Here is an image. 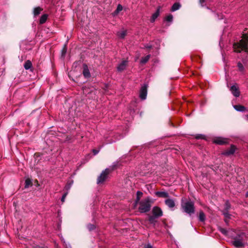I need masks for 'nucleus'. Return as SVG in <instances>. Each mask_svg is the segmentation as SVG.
<instances>
[{"mask_svg":"<svg viewBox=\"0 0 248 248\" xmlns=\"http://www.w3.org/2000/svg\"><path fill=\"white\" fill-rule=\"evenodd\" d=\"M67 194V193H64V194L62 195V198H61V201H62V202H64L65 198V197H66V196Z\"/></svg>","mask_w":248,"mask_h":248,"instance_id":"nucleus-37","label":"nucleus"},{"mask_svg":"<svg viewBox=\"0 0 248 248\" xmlns=\"http://www.w3.org/2000/svg\"><path fill=\"white\" fill-rule=\"evenodd\" d=\"M136 195H137L136 199L135 202V205H137V204L139 203V202H140V199L143 195V193L141 191H138L137 192Z\"/></svg>","mask_w":248,"mask_h":248,"instance_id":"nucleus-17","label":"nucleus"},{"mask_svg":"<svg viewBox=\"0 0 248 248\" xmlns=\"http://www.w3.org/2000/svg\"><path fill=\"white\" fill-rule=\"evenodd\" d=\"M219 231L224 235H225L226 236L228 235V231L225 229H224V228H220L219 229Z\"/></svg>","mask_w":248,"mask_h":248,"instance_id":"nucleus-34","label":"nucleus"},{"mask_svg":"<svg viewBox=\"0 0 248 248\" xmlns=\"http://www.w3.org/2000/svg\"><path fill=\"white\" fill-rule=\"evenodd\" d=\"M126 35V31H124L121 32H118V35L121 38H124Z\"/></svg>","mask_w":248,"mask_h":248,"instance_id":"nucleus-30","label":"nucleus"},{"mask_svg":"<svg viewBox=\"0 0 248 248\" xmlns=\"http://www.w3.org/2000/svg\"><path fill=\"white\" fill-rule=\"evenodd\" d=\"M147 93V86L144 85L142 86L140 90V97L141 99H145Z\"/></svg>","mask_w":248,"mask_h":248,"instance_id":"nucleus-10","label":"nucleus"},{"mask_svg":"<svg viewBox=\"0 0 248 248\" xmlns=\"http://www.w3.org/2000/svg\"><path fill=\"white\" fill-rule=\"evenodd\" d=\"M155 194L157 197L159 198H167L169 197V193L165 191H156Z\"/></svg>","mask_w":248,"mask_h":248,"instance_id":"nucleus-13","label":"nucleus"},{"mask_svg":"<svg viewBox=\"0 0 248 248\" xmlns=\"http://www.w3.org/2000/svg\"><path fill=\"white\" fill-rule=\"evenodd\" d=\"M127 62L125 60H123L121 63L117 66V70L119 72H122L125 69Z\"/></svg>","mask_w":248,"mask_h":248,"instance_id":"nucleus-14","label":"nucleus"},{"mask_svg":"<svg viewBox=\"0 0 248 248\" xmlns=\"http://www.w3.org/2000/svg\"><path fill=\"white\" fill-rule=\"evenodd\" d=\"M231 208V204L229 201H226L224 204V208L222 211H229Z\"/></svg>","mask_w":248,"mask_h":248,"instance_id":"nucleus-26","label":"nucleus"},{"mask_svg":"<svg viewBox=\"0 0 248 248\" xmlns=\"http://www.w3.org/2000/svg\"><path fill=\"white\" fill-rule=\"evenodd\" d=\"M246 196L248 197V191L246 193Z\"/></svg>","mask_w":248,"mask_h":248,"instance_id":"nucleus-46","label":"nucleus"},{"mask_svg":"<svg viewBox=\"0 0 248 248\" xmlns=\"http://www.w3.org/2000/svg\"><path fill=\"white\" fill-rule=\"evenodd\" d=\"M67 52L66 45H64L61 51V57L64 58Z\"/></svg>","mask_w":248,"mask_h":248,"instance_id":"nucleus-27","label":"nucleus"},{"mask_svg":"<svg viewBox=\"0 0 248 248\" xmlns=\"http://www.w3.org/2000/svg\"><path fill=\"white\" fill-rule=\"evenodd\" d=\"M230 90L232 94L235 97H238L240 95V91L237 84L232 85L230 89Z\"/></svg>","mask_w":248,"mask_h":248,"instance_id":"nucleus-9","label":"nucleus"},{"mask_svg":"<svg viewBox=\"0 0 248 248\" xmlns=\"http://www.w3.org/2000/svg\"><path fill=\"white\" fill-rule=\"evenodd\" d=\"M153 216L157 218L161 217L163 216V211L162 209L158 206H154L152 211Z\"/></svg>","mask_w":248,"mask_h":248,"instance_id":"nucleus-6","label":"nucleus"},{"mask_svg":"<svg viewBox=\"0 0 248 248\" xmlns=\"http://www.w3.org/2000/svg\"><path fill=\"white\" fill-rule=\"evenodd\" d=\"M246 117L248 118V115H246Z\"/></svg>","mask_w":248,"mask_h":248,"instance_id":"nucleus-47","label":"nucleus"},{"mask_svg":"<svg viewBox=\"0 0 248 248\" xmlns=\"http://www.w3.org/2000/svg\"><path fill=\"white\" fill-rule=\"evenodd\" d=\"M160 13V7H158L156 11V12L153 14L151 19V22H154L156 18L159 16Z\"/></svg>","mask_w":248,"mask_h":248,"instance_id":"nucleus-16","label":"nucleus"},{"mask_svg":"<svg viewBox=\"0 0 248 248\" xmlns=\"http://www.w3.org/2000/svg\"><path fill=\"white\" fill-rule=\"evenodd\" d=\"M181 4L178 2L174 3L171 7V11L172 12L178 10L181 7Z\"/></svg>","mask_w":248,"mask_h":248,"instance_id":"nucleus-20","label":"nucleus"},{"mask_svg":"<svg viewBox=\"0 0 248 248\" xmlns=\"http://www.w3.org/2000/svg\"><path fill=\"white\" fill-rule=\"evenodd\" d=\"M169 124L172 127H176V126H175V125L170 121V120L169 121Z\"/></svg>","mask_w":248,"mask_h":248,"instance_id":"nucleus-41","label":"nucleus"},{"mask_svg":"<svg viewBox=\"0 0 248 248\" xmlns=\"http://www.w3.org/2000/svg\"><path fill=\"white\" fill-rule=\"evenodd\" d=\"M232 244L236 248H243L245 247V244L243 242V238H241L240 234L237 235L236 236L233 238Z\"/></svg>","mask_w":248,"mask_h":248,"instance_id":"nucleus-5","label":"nucleus"},{"mask_svg":"<svg viewBox=\"0 0 248 248\" xmlns=\"http://www.w3.org/2000/svg\"><path fill=\"white\" fill-rule=\"evenodd\" d=\"M199 219L201 222H204L205 220V214L202 210H201L199 212Z\"/></svg>","mask_w":248,"mask_h":248,"instance_id":"nucleus-19","label":"nucleus"},{"mask_svg":"<svg viewBox=\"0 0 248 248\" xmlns=\"http://www.w3.org/2000/svg\"><path fill=\"white\" fill-rule=\"evenodd\" d=\"M83 75L84 77L86 78L90 77L91 74L88 66L86 64H84L83 65Z\"/></svg>","mask_w":248,"mask_h":248,"instance_id":"nucleus-12","label":"nucleus"},{"mask_svg":"<svg viewBox=\"0 0 248 248\" xmlns=\"http://www.w3.org/2000/svg\"><path fill=\"white\" fill-rule=\"evenodd\" d=\"M215 15L216 17H219V15L218 13H217V14L215 13Z\"/></svg>","mask_w":248,"mask_h":248,"instance_id":"nucleus-45","label":"nucleus"},{"mask_svg":"<svg viewBox=\"0 0 248 248\" xmlns=\"http://www.w3.org/2000/svg\"><path fill=\"white\" fill-rule=\"evenodd\" d=\"M42 9L40 8V7H36L33 10V14L35 16H36L40 14L41 12L42 11Z\"/></svg>","mask_w":248,"mask_h":248,"instance_id":"nucleus-25","label":"nucleus"},{"mask_svg":"<svg viewBox=\"0 0 248 248\" xmlns=\"http://www.w3.org/2000/svg\"><path fill=\"white\" fill-rule=\"evenodd\" d=\"M222 214L224 216L225 219L224 221L225 222L227 223L228 219L230 218L231 215L229 213V211H222Z\"/></svg>","mask_w":248,"mask_h":248,"instance_id":"nucleus-21","label":"nucleus"},{"mask_svg":"<svg viewBox=\"0 0 248 248\" xmlns=\"http://www.w3.org/2000/svg\"><path fill=\"white\" fill-rule=\"evenodd\" d=\"M62 241H63V243H65V248H71V246L70 245V244H66L65 243V242L63 240V239H62Z\"/></svg>","mask_w":248,"mask_h":248,"instance_id":"nucleus-38","label":"nucleus"},{"mask_svg":"<svg viewBox=\"0 0 248 248\" xmlns=\"http://www.w3.org/2000/svg\"><path fill=\"white\" fill-rule=\"evenodd\" d=\"M237 67L238 68L239 71L241 72H243L245 70L244 67L243 65V64L239 62H237Z\"/></svg>","mask_w":248,"mask_h":248,"instance_id":"nucleus-28","label":"nucleus"},{"mask_svg":"<svg viewBox=\"0 0 248 248\" xmlns=\"http://www.w3.org/2000/svg\"><path fill=\"white\" fill-rule=\"evenodd\" d=\"M111 170L109 169H106L103 171L97 179L96 183L98 185H102L108 177V175L110 172Z\"/></svg>","mask_w":248,"mask_h":248,"instance_id":"nucleus-4","label":"nucleus"},{"mask_svg":"<svg viewBox=\"0 0 248 248\" xmlns=\"http://www.w3.org/2000/svg\"><path fill=\"white\" fill-rule=\"evenodd\" d=\"M173 19V16L171 14H169L166 17V20L168 22H171Z\"/></svg>","mask_w":248,"mask_h":248,"instance_id":"nucleus-33","label":"nucleus"},{"mask_svg":"<svg viewBox=\"0 0 248 248\" xmlns=\"http://www.w3.org/2000/svg\"><path fill=\"white\" fill-rule=\"evenodd\" d=\"M236 149V147L235 145L232 144L231 145L230 148L228 150H226L223 152L222 153V155H224L229 156L232 155H233L235 150Z\"/></svg>","mask_w":248,"mask_h":248,"instance_id":"nucleus-8","label":"nucleus"},{"mask_svg":"<svg viewBox=\"0 0 248 248\" xmlns=\"http://www.w3.org/2000/svg\"><path fill=\"white\" fill-rule=\"evenodd\" d=\"M31 179H27L26 180H25V188H28L29 187V186L31 185Z\"/></svg>","mask_w":248,"mask_h":248,"instance_id":"nucleus-32","label":"nucleus"},{"mask_svg":"<svg viewBox=\"0 0 248 248\" xmlns=\"http://www.w3.org/2000/svg\"><path fill=\"white\" fill-rule=\"evenodd\" d=\"M99 152V150L94 149V155L97 154Z\"/></svg>","mask_w":248,"mask_h":248,"instance_id":"nucleus-43","label":"nucleus"},{"mask_svg":"<svg viewBox=\"0 0 248 248\" xmlns=\"http://www.w3.org/2000/svg\"><path fill=\"white\" fill-rule=\"evenodd\" d=\"M195 139L197 140L204 139L205 136L202 134H198L196 135Z\"/></svg>","mask_w":248,"mask_h":248,"instance_id":"nucleus-35","label":"nucleus"},{"mask_svg":"<svg viewBox=\"0 0 248 248\" xmlns=\"http://www.w3.org/2000/svg\"><path fill=\"white\" fill-rule=\"evenodd\" d=\"M213 142L216 144L225 145L229 143V140L222 137H217L214 140Z\"/></svg>","mask_w":248,"mask_h":248,"instance_id":"nucleus-7","label":"nucleus"},{"mask_svg":"<svg viewBox=\"0 0 248 248\" xmlns=\"http://www.w3.org/2000/svg\"><path fill=\"white\" fill-rule=\"evenodd\" d=\"M150 57V55H147L145 57H142L140 60V63L141 64H145L149 61Z\"/></svg>","mask_w":248,"mask_h":248,"instance_id":"nucleus-23","label":"nucleus"},{"mask_svg":"<svg viewBox=\"0 0 248 248\" xmlns=\"http://www.w3.org/2000/svg\"><path fill=\"white\" fill-rule=\"evenodd\" d=\"M165 204L170 208L172 209L175 206V203L174 201L172 199H167L165 201Z\"/></svg>","mask_w":248,"mask_h":248,"instance_id":"nucleus-11","label":"nucleus"},{"mask_svg":"<svg viewBox=\"0 0 248 248\" xmlns=\"http://www.w3.org/2000/svg\"><path fill=\"white\" fill-rule=\"evenodd\" d=\"M91 91H92L89 90V88L88 87H87L86 86H85L83 88V93L86 94V95H89Z\"/></svg>","mask_w":248,"mask_h":248,"instance_id":"nucleus-29","label":"nucleus"},{"mask_svg":"<svg viewBox=\"0 0 248 248\" xmlns=\"http://www.w3.org/2000/svg\"><path fill=\"white\" fill-rule=\"evenodd\" d=\"M205 0H199V3L202 6H203V3L205 2Z\"/></svg>","mask_w":248,"mask_h":248,"instance_id":"nucleus-39","label":"nucleus"},{"mask_svg":"<svg viewBox=\"0 0 248 248\" xmlns=\"http://www.w3.org/2000/svg\"><path fill=\"white\" fill-rule=\"evenodd\" d=\"M233 48L237 53H240L242 50L248 52V32L243 34L242 39L239 42L233 44Z\"/></svg>","mask_w":248,"mask_h":248,"instance_id":"nucleus-1","label":"nucleus"},{"mask_svg":"<svg viewBox=\"0 0 248 248\" xmlns=\"http://www.w3.org/2000/svg\"><path fill=\"white\" fill-rule=\"evenodd\" d=\"M47 16H48L46 14H44L42 15L40 19V23L41 24H44L46 21Z\"/></svg>","mask_w":248,"mask_h":248,"instance_id":"nucleus-24","label":"nucleus"},{"mask_svg":"<svg viewBox=\"0 0 248 248\" xmlns=\"http://www.w3.org/2000/svg\"><path fill=\"white\" fill-rule=\"evenodd\" d=\"M144 248H153L150 244H147L144 246Z\"/></svg>","mask_w":248,"mask_h":248,"instance_id":"nucleus-42","label":"nucleus"},{"mask_svg":"<svg viewBox=\"0 0 248 248\" xmlns=\"http://www.w3.org/2000/svg\"><path fill=\"white\" fill-rule=\"evenodd\" d=\"M122 10H123V6L120 4H119L117 6L116 9L115 10L114 13L116 14H118Z\"/></svg>","mask_w":248,"mask_h":248,"instance_id":"nucleus-31","label":"nucleus"},{"mask_svg":"<svg viewBox=\"0 0 248 248\" xmlns=\"http://www.w3.org/2000/svg\"><path fill=\"white\" fill-rule=\"evenodd\" d=\"M158 218L154 217L153 215H148V220L150 224L153 225L155 226L156 222H157V219Z\"/></svg>","mask_w":248,"mask_h":248,"instance_id":"nucleus-15","label":"nucleus"},{"mask_svg":"<svg viewBox=\"0 0 248 248\" xmlns=\"http://www.w3.org/2000/svg\"><path fill=\"white\" fill-rule=\"evenodd\" d=\"M34 248H44L39 246H36L35 247H34Z\"/></svg>","mask_w":248,"mask_h":248,"instance_id":"nucleus-44","label":"nucleus"},{"mask_svg":"<svg viewBox=\"0 0 248 248\" xmlns=\"http://www.w3.org/2000/svg\"><path fill=\"white\" fill-rule=\"evenodd\" d=\"M32 67V63L31 62L29 61V60H28L24 64V68L26 69V70H29L30 69V68H31Z\"/></svg>","mask_w":248,"mask_h":248,"instance_id":"nucleus-22","label":"nucleus"},{"mask_svg":"<svg viewBox=\"0 0 248 248\" xmlns=\"http://www.w3.org/2000/svg\"><path fill=\"white\" fill-rule=\"evenodd\" d=\"M87 228L90 231H92L93 230V225L89 224L88 225Z\"/></svg>","mask_w":248,"mask_h":248,"instance_id":"nucleus-36","label":"nucleus"},{"mask_svg":"<svg viewBox=\"0 0 248 248\" xmlns=\"http://www.w3.org/2000/svg\"><path fill=\"white\" fill-rule=\"evenodd\" d=\"M153 200L149 197L141 200L139 202V211L141 213H147L150 211Z\"/></svg>","mask_w":248,"mask_h":248,"instance_id":"nucleus-3","label":"nucleus"},{"mask_svg":"<svg viewBox=\"0 0 248 248\" xmlns=\"http://www.w3.org/2000/svg\"><path fill=\"white\" fill-rule=\"evenodd\" d=\"M234 108L235 110L238 111L243 112L246 110V107L244 106L240 105H236L234 106Z\"/></svg>","mask_w":248,"mask_h":248,"instance_id":"nucleus-18","label":"nucleus"},{"mask_svg":"<svg viewBox=\"0 0 248 248\" xmlns=\"http://www.w3.org/2000/svg\"><path fill=\"white\" fill-rule=\"evenodd\" d=\"M181 207L183 212L191 216L195 213L194 203L190 200L185 201L184 199L181 200Z\"/></svg>","mask_w":248,"mask_h":248,"instance_id":"nucleus-2","label":"nucleus"},{"mask_svg":"<svg viewBox=\"0 0 248 248\" xmlns=\"http://www.w3.org/2000/svg\"><path fill=\"white\" fill-rule=\"evenodd\" d=\"M145 47L148 49H150L152 48V46L151 45H146V46H145Z\"/></svg>","mask_w":248,"mask_h":248,"instance_id":"nucleus-40","label":"nucleus"}]
</instances>
